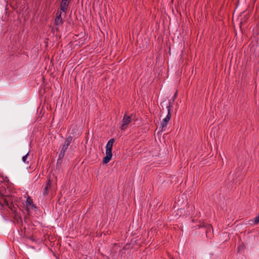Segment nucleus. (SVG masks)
I'll use <instances>...</instances> for the list:
<instances>
[{
  "instance_id": "obj_1",
  "label": "nucleus",
  "mask_w": 259,
  "mask_h": 259,
  "mask_svg": "<svg viewBox=\"0 0 259 259\" xmlns=\"http://www.w3.org/2000/svg\"><path fill=\"white\" fill-rule=\"evenodd\" d=\"M8 180L7 177H5L0 174V194L2 197H4V204L3 206L5 207L7 206L12 212H15L16 208L15 204L13 202V199H12V202H10L11 198L12 197V195L10 194V190L8 187Z\"/></svg>"
},
{
  "instance_id": "obj_2",
  "label": "nucleus",
  "mask_w": 259,
  "mask_h": 259,
  "mask_svg": "<svg viewBox=\"0 0 259 259\" xmlns=\"http://www.w3.org/2000/svg\"><path fill=\"white\" fill-rule=\"evenodd\" d=\"M170 106L167 107V114L166 116L162 119L161 123L160 124V127L161 128V131H164L165 128L166 127L167 125L171 118V113L170 112Z\"/></svg>"
},
{
  "instance_id": "obj_3",
  "label": "nucleus",
  "mask_w": 259,
  "mask_h": 259,
  "mask_svg": "<svg viewBox=\"0 0 259 259\" xmlns=\"http://www.w3.org/2000/svg\"><path fill=\"white\" fill-rule=\"evenodd\" d=\"M25 205L28 213H30L31 210L35 208V206L32 202V200L29 196H27V197L25 201Z\"/></svg>"
},
{
  "instance_id": "obj_4",
  "label": "nucleus",
  "mask_w": 259,
  "mask_h": 259,
  "mask_svg": "<svg viewBox=\"0 0 259 259\" xmlns=\"http://www.w3.org/2000/svg\"><path fill=\"white\" fill-rule=\"evenodd\" d=\"M72 140V138L71 136H69L67 137L65 141L64 145L63 146L62 149L60 152V154H62L63 156L64 155L65 152L67 150L69 145L70 144Z\"/></svg>"
},
{
  "instance_id": "obj_5",
  "label": "nucleus",
  "mask_w": 259,
  "mask_h": 259,
  "mask_svg": "<svg viewBox=\"0 0 259 259\" xmlns=\"http://www.w3.org/2000/svg\"><path fill=\"white\" fill-rule=\"evenodd\" d=\"M131 122V117L130 116H127L125 114L122 119V124L121 126V129L122 130H125Z\"/></svg>"
},
{
  "instance_id": "obj_6",
  "label": "nucleus",
  "mask_w": 259,
  "mask_h": 259,
  "mask_svg": "<svg viewBox=\"0 0 259 259\" xmlns=\"http://www.w3.org/2000/svg\"><path fill=\"white\" fill-rule=\"evenodd\" d=\"M114 141V139H111L108 141L106 146V152L112 153V149Z\"/></svg>"
},
{
  "instance_id": "obj_7",
  "label": "nucleus",
  "mask_w": 259,
  "mask_h": 259,
  "mask_svg": "<svg viewBox=\"0 0 259 259\" xmlns=\"http://www.w3.org/2000/svg\"><path fill=\"white\" fill-rule=\"evenodd\" d=\"M63 23V20L61 18V12H58L57 13L56 18L55 19V24L56 25H60Z\"/></svg>"
},
{
  "instance_id": "obj_8",
  "label": "nucleus",
  "mask_w": 259,
  "mask_h": 259,
  "mask_svg": "<svg viewBox=\"0 0 259 259\" xmlns=\"http://www.w3.org/2000/svg\"><path fill=\"white\" fill-rule=\"evenodd\" d=\"M68 5L69 2H65L62 1L60 5V11L65 13L67 10Z\"/></svg>"
},
{
  "instance_id": "obj_9",
  "label": "nucleus",
  "mask_w": 259,
  "mask_h": 259,
  "mask_svg": "<svg viewBox=\"0 0 259 259\" xmlns=\"http://www.w3.org/2000/svg\"><path fill=\"white\" fill-rule=\"evenodd\" d=\"M112 156V153L106 152V156H105L103 159V163L105 164L108 163L111 160Z\"/></svg>"
},
{
  "instance_id": "obj_10",
  "label": "nucleus",
  "mask_w": 259,
  "mask_h": 259,
  "mask_svg": "<svg viewBox=\"0 0 259 259\" xmlns=\"http://www.w3.org/2000/svg\"><path fill=\"white\" fill-rule=\"evenodd\" d=\"M51 181L50 180H48L47 183L45 185V187L43 190V194L44 195H47L48 193V190L51 188Z\"/></svg>"
},
{
  "instance_id": "obj_11",
  "label": "nucleus",
  "mask_w": 259,
  "mask_h": 259,
  "mask_svg": "<svg viewBox=\"0 0 259 259\" xmlns=\"http://www.w3.org/2000/svg\"><path fill=\"white\" fill-rule=\"evenodd\" d=\"M29 155V152H28L26 155L23 156L22 157V161L23 162L28 164V161L27 160L28 156Z\"/></svg>"
},
{
  "instance_id": "obj_12",
  "label": "nucleus",
  "mask_w": 259,
  "mask_h": 259,
  "mask_svg": "<svg viewBox=\"0 0 259 259\" xmlns=\"http://www.w3.org/2000/svg\"><path fill=\"white\" fill-rule=\"evenodd\" d=\"M259 222V213H258V215H257L255 218V220H254V224L255 225H256Z\"/></svg>"
},
{
  "instance_id": "obj_13",
  "label": "nucleus",
  "mask_w": 259,
  "mask_h": 259,
  "mask_svg": "<svg viewBox=\"0 0 259 259\" xmlns=\"http://www.w3.org/2000/svg\"><path fill=\"white\" fill-rule=\"evenodd\" d=\"M62 1H63V2H69V0H62Z\"/></svg>"
}]
</instances>
